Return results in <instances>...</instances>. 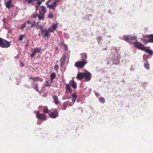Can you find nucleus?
Here are the masks:
<instances>
[{"instance_id":"1","label":"nucleus","mask_w":153,"mask_h":153,"mask_svg":"<svg viewBox=\"0 0 153 153\" xmlns=\"http://www.w3.org/2000/svg\"><path fill=\"white\" fill-rule=\"evenodd\" d=\"M11 42L0 38V46L1 48H7L9 47L11 45Z\"/></svg>"},{"instance_id":"2","label":"nucleus","mask_w":153,"mask_h":153,"mask_svg":"<svg viewBox=\"0 0 153 153\" xmlns=\"http://www.w3.org/2000/svg\"><path fill=\"white\" fill-rule=\"evenodd\" d=\"M134 45L137 48L142 51L145 50L147 47H144L143 45L141 43L137 42H135L134 43Z\"/></svg>"},{"instance_id":"3","label":"nucleus","mask_w":153,"mask_h":153,"mask_svg":"<svg viewBox=\"0 0 153 153\" xmlns=\"http://www.w3.org/2000/svg\"><path fill=\"white\" fill-rule=\"evenodd\" d=\"M58 2H59V0L54 1L51 4L47 5V7L49 9L54 10L55 9L56 5H58V4L56 3Z\"/></svg>"},{"instance_id":"4","label":"nucleus","mask_w":153,"mask_h":153,"mask_svg":"<svg viewBox=\"0 0 153 153\" xmlns=\"http://www.w3.org/2000/svg\"><path fill=\"white\" fill-rule=\"evenodd\" d=\"M87 63V62L85 61H77L76 62L75 66L78 68H82Z\"/></svg>"},{"instance_id":"5","label":"nucleus","mask_w":153,"mask_h":153,"mask_svg":"<svg viewBox=\"0 0 153 153\" xmlns=\"http://www.w3.org/2000/svg\"><path fill=\"white\" fill-rule=\"evenodd\" d=\"M123 38L124 40L128 42H129L130 40H136L137 38L135 36L130 37L129 35L125 36H123Z\"/></svg>"},{"instance_id":"6","label":"nucleus","mask_w":153,"mask_h":153,"mask_svg":"<svg viewBox=\"0 0 153 153\" xmlns=\"http://www.w3.org/2000/svg\"><path fill=\"white\" fill-rule=\"evenodd\" d=\"M84 77H85V80L86 81H89L91 78V74L88 71H86L84 73Z\"/></svg>"},{"instance_id":"7","label":"nucleus","mask_w":153,"mask_h":153,"mask_svg":"<svg viewBox=\"0 0 153 153\" xmlns=\"http://www.w3.org/2000/svg\"><path fill=\"white\" fill-rule=\"evenodd\" d=\"M58 112L56 110H55L53 112H51L50 114V117L52 118H55L58 117Z\"/></svg>"},{"instance_id":"8","label":"nucleus","mask_w":153,"mask_h":153,"mask_svg":"<svg viewBox=\"0 0 153 153\" xmlns=\"http://www.w3.org/2000/svg\"><path fill=\"white\" fill-rule=\"evenodd\" d=\"M13 1V0H9L7 1H4V4L7 8L10 9L11 7V3Z\"/></svg>"},{"instance_id":"9","label":"nucleus","mask_w":153,"mask_h":153,"mask_svg":"<svg viewBox=\"0 0 153 153\" xmlns=\"http://www.w3.org/2000/svg\"><path fill=\"white\" fill-rule=\"evenodd\" d=\"M71 96H72V103H71L69 105L70 106H72L74 104L77 98V96L75 94H72L71 95Z\"/></svg>"},{"instance_id":"10","label":"nucleus","mask_w":153,"mask_h":153,"mask_svg":"<svg viewBox=\"0 0 153 153\" xmlns=\"http://www.w3.org/2000/svg\"><path fill=\"white\" fill-rule=\"evenodd\" d=\"M36 117L38 118L39 119L46 120V116L42 114L36 113Z\"/></svg>"},{"instance_id":"11","label":"nucleus","mask_w":153,"mask_h":153,"mask_svg":"<svg viewBox=\"0 0 153 153\" xmlns=\"http://www.w3.org/2000/svg\"><path fill=\"white\" fill-rule=\"evenodd\" d=\"M84 77V73L78 72L77 74L76 78L79 80L83 79Z\"/></svg>"},{"instance_id":"12","label":"nucleus","mask_w":153,"mask_h":153,"mask_svg":"<svg viewBox=\"0 0 153 153\" xmlns=\"http://www.w3.org/2000/svg\"><path fill=\"white\" fill-rule=\"evenodd\" d=\"M39 13L40 14H44L45 13V7L44 6H42L39 8Z\"/></svg>"},{"instance_id":"13","label":"nucleus","mask_w":153,"mask_h":153,"mask_svg":"<svg viewBox=\"0 0 153 153\" xmlns=\"http://www.w3.org/2000/svg\"><path fill=\"white\" fill-rule=\"evenodd\" d=\"M56 76V75L54 72L51 73L50 75L51 80H50L49 83L50 84L52 83L53 82V80L55 79Z\"/></svg>"},{"instance_id":"14","label":"nucleus","mask_w":153,"mask_h":153,"mask_svg":"<svg viewBox=\"0 0 153 153\" xmlns=\"http://www.w3.org/2000/svg\"><path fill=\"white\" fill-rule=\"evenodd\" d=\"M146 36L150 39L147 40V42L149 43H153V34H151L148 35Z\"/></svg>"},{"instance_id":"15","label":"nucleus","mask_w":153,"mask_h":153,"mask_svg":"<svg viewBox=\"0 0 153 153\" xmlns=\"http://www.w3.org/2000/svg\"><path fill=\"white\" fill-rule=\"evenodd\" d=\"M67 57V55L66 54H63L61 57V58L60 59V61L63 62H65V61Z\"/></svg>"},{"instance_id":"16","label":"nucleus","mask_w":153,"mask_h":153,"mask_svg":"<svg viewBox=\"0 0 153 153\" xmlns=\"http://www.w3.org/2000/svg\"><path fill=\"white\" fill-rule=\"evenodd\" d=\"M53 98L56 104L57 105L59 103V99L56 96L54 95Z\"/></svg>"},{"instance_id":"17","label":"nucleus","mask_w":153,"mask_h":153,"mask_svg":"<svg viewBox=\"0 0 153 153\" xmlns=\"http://www.w3.org/2000/svg\"><path fill=\"white\" fill-rule=\"evenodd\" d=\"M81 58L82 61H85V60L87 58V54L85 53H82L81 54Z\"/></svg>"},{"instance_id":"18","label":"nucleus","mask_w":153,"mask_h":153,"mask_svg":"<svg viewBox=\"0 0 153 153\" xmlns=\"http://www.w3.org/2000/svg\"><path fill=\"white\" fill-rule=\"evenodd\" d=\"M43 81V79H41L39 77H36L34 78V80L33 82H38L39 81L40 82H42Z\"/></svg>"},{"instance_id":"19","label":"nucleus","mask_w":153,"mask_h":153,"mask_svg":"<svg viewBox=\"0 0 153 153\" xmlns=\"http://www.w3.org/2000/svg\"><path fill=\"white\" fill-rule=\"evenodd\" d=\"M65 85H66V87H65L66 89L67 90L69 91L71 93L72 90V89H71V87L70 85H69L68 84H66Z\"/></svg>"},{"instance_id":"20","label":"nucleus","mask_w":153,"mask_h":153,"mask_svg":"<svg viewBox=\"0 0 153 153\" xmlns=\"http://www.w3.org/2000/svg\"><path fill=\"white\" fill-rule=\"evenodd\" d=\"M71 85L74 88H77L76 83L73 80L71 82Z\"/></svg>"},{"instance_id":"21","label":"nucleus","mask_w":153,"mask_h":153,"mask_svg":"<svg viewBox=\"0 0 153 153\" xmlns=\"http://www.w3.org/2000/svg\"><path fill=\"white\" fill-rule=\"evenodd\" d=\"M40 14L38 16L39 19V20H44V14Z\"/></svg>"},{"instance_id":"22","label":"nucleus","mask_w":153,"mask_h":153,"mask_svg":"<svg viewBox=\"0 0 153 153\" xmlns=\"http://www.w3.org/2000/svg\"><path fill=\"white\" fill-rule=\"evenodd\" d=\"M144 51H145L146 53H148L151 55H152L153 54V51L152 50L146 49V48L145 49V50Z\"/></svg>"},{"instance_id":"23","label":"nucleus","mask_w":153,"mask_h":153,"mask_svg":"<svg viewBox=\"0 0 153 153\" xmlns=\"http://www.w3.org/2000/svg\"><path fill=\"white\" fill-rule=\"evenodd\" d=\"M57 27H58V24L56 23V24H53L52 25V28L53 29V30H54V31H55L56 30V28Z\"/></svg>"},{"instance_id":"24","label":"nucleus","mask_w":153,"mask_h":153,"mask_svg":"<svg viewBox=\"0 0 153 153\" xmlns=\"http://www.w3.org/2000/svg\"><path fill=\"white\" fill-rule=\"evenodd\" d=\"M50 32L48 31V30H47L45 32V33L44 35V37H49V33Z\"/></svg>"},{"instance_id":"25","label":"nucleus","mask_w":153,"mask_h":153,"mask_svg":"<svg viewBox=\"0 0 153 153\" xmlns=\"http://www.w3.org/2000/svg\"><path fill=\"white\" fill-rule=\"evenodd\" d=\"M34 51H35L37 53H39L41 51V48L39 47H37L35 48Z\"/></svg>"},{"instance_id":"26","label":"nucleus","mask_w":153,"mask_h":153,"mask_svg":"<svg viewBox=\"0 0 153 153\" xmlns=\"http://www.w3.org/2000/svg\"><path fill=\"white\" fill-rule=\"evenodd\" d=\"M144 67L146 69H149V64L148 62H146L144 64Z\"/></svg>"},{"instance_id":"27","label":"nucleus","mask_w":153,"mask_h":153,"mask_svg":"<svg viewBox=\"0 0 153 153\" xmlns=\"http://www.w3.org/2000/svg\"><path fill=\"white\" fill-rule=\"evenodd\" d=\"M48 18H49L51 19L53 18V13L51 12H50V13L48 15Z\"/></svg>"},{"instance_id":"28","label":"nucleus","mask_w":153,"mask_h":153,"mask_svg":"<svg viewBox=\"0 0 153 153\" xmlns=\"http://www.w3.org/2000/svg\"><path fill=\"white\" fill-rule=\"evenodd\" d=\"M26 23L25 22L22 24L20 27V28L22 30H23L24 28L26 26Z\"/></svg>"},{"instance_id":"29","label":"nucleus","mask_w":153,"mask_h":153,"mask_svg":"<svg viewBox=\"0 0 153 153\" xmlns=\"http://www.w3.org/2000/svg\"><path fill=\"white\" fill-rule=\"evenodd\" d=\"M100 102L102 103H104L105 102V99L102 97H100L99 99Z\"/></svg>"},{"instance_id":"30","label":"nucleus","mask_w":153,"mask_h":153,"mask_svg":"<svg viewBox=\"0 0 153 153\" xmlns=\"http://www.w3.org/2000/svg\"><path fill=\"white\" fill-rule=\"evenodd\" d=\"M33 88L36 91L39 92V93L40 92L39 91L38 87L37 85L35 84Z\"/></svg>"},{"instance_id":"31","label":"nucleus","mask_w":153,"mask_h":153,"mask_svg":"<svg viewBox=\"0 0 153 153\" xmlns=\"http://www.w3.org/2000/svg\"><path fill=\"white\" fill-rule=\"evenodd\" d=\"M24 37V35H21L19 37V41H22Z\"/></svg>"},{"instance_id":"32","label":"nucleus","mask_w":153,"mask_h":153,"mask_svg":"<svg viewBox=\"0 0 153 153\" xmlns=\"http://www.w3.org/2000/svg\"><path fill=\"white\" fill-rule=\"evenodd\" d=\"M60 67L61 68H63V65H64L65 63V62L60 61Z\"/></svg>"},{"instance_id":"33","label":"nucleus","mask_w":153,"mask_h":153,"mask_svg":"<svg viewBox=\"0 0 153 153\" xmlns=\"http://www.w3.org/2000/svg\"><path fill=\"white\" fill-rule=\"evenodd\" d=\"M36 22L35 21H33V23L31 24V27H33L36 26Z\"/></svg>"},{"instance_id":"34","label":"nucleus","mask_w":153,"mask_h":153,"mask_svg":"<svg viewBox=\"0 0 153 153\" xmlns=\"http://www.w3.org/2000/svg\"><path fill=\"white\" fill-rule=\"evenodd\" d=\"M59 69V66L58 65H56L54 66V69L57 71Z\"/></svg>"},{"instance_id":"35","label":"nucleus","mask_w":153,"mask_h":153,"mask_svg":"<svg viewBox=\"0 0 153 153\" xmlns=\"http://www.w3.org/2000/svg\"><path fill=\"white\" fill-rule=\"evenodd\" d=\"M48 31L50 32H52L53 33H54V30H53V29L52 28V27H49L48 29Z\"/></svg>"},{"instance_id":"36","label":"nucleus","mask_w":153,"mask_h":153,"mask_svg":"<svg viewBox=\"0 0 153 153\" xmlns=\"http://www.w3.org/2000/svg\"><path fill=\"white\" fill-rule=\"evenodd\" d=\"M37 1V5L38 6H39L42 4V1L40 0H38Z\"/></svg>"},{"instance_id":"37","label":"nucleus","mask_w":153,"mask_h":153,"mask_svg":"<svg viewBox=\"0 0 153 153\" xmlns=\"http://www.w3.org/2000/svg\"><path fill=\"white\" fill-rule=\"evenodd\" d=\"M37 16H38V14L37 13H36L35 14L32 15L31 18H35Z\"/></svg>"},{"instance_id":"38","label":"nucleus","mask_w":153,"mask_h":153,"mask_svg":"<svg viewBox=\"0 0 153 153\" xmlns=\"http://www.w3.org/2000/svg\"><path fill=\"white\" fill-rule=\"evenodd\" d=\"M36 53H37L35 51H34L30 54L31 58H33Z\"/></svg>"},{"instance_id":"39","label":"nucleus","mask_w":153,"mask_h":153,"mask_svg":"<svg viewBox=\"0 0 153 153\" xmlns=\"http://www.w3.org/2000/svg\"><path fill=\"white\" fill-rule=\"evenodd\" d=\"M43 111L44 113H45V114H47L48 112V108H46L44 110H43Z\"/></svg>"},{"instance_id":"40","label":"nucleus","mask_w":153,"mask_h":153,"mask_svg":"<svg viewBox=\"0 0 153 153\" xmlns=\"http://www.w3.org/2000/svg\"><path fill=\"white\" fill-rule=\"evenodd\" d=\"M49 82H49L48 81H46V86L48 87V86H50L51 85L50 84V83H49Z\"/></svg>"},{"instance_id":"41","label":"nucleus","mask_w":153,"mask_h":153,"mask_svg":"<svg viewBox=\"0 0 153 153\" xmlns=\"http://www.w3.org/2000/svg\"><path fill=\"white\" fill-rule=\"evenodd\" d=\"M64 107L62 108V109L63 110H65L67 107L66 105H65L64 104H63Z\"/></svg>"},{"instance_id":"42","label":"nucleus","mask_w":153,"mask_h":153,"mask_svg":"<svg viewBox=\"0 0 153 153\" xmlns=\"http://www.w3.org/2000/svg\"><path fill=\"white\" fill-rule=\"evenodd\" d=\"M39 22H38L37 23L36 22V28H39Z\"/></svg>"},{"instance_id":"43","label":"nucleus","mask_w":153,"mask_h":153,"mask_svg":"<svg viewBox=\"0 0 153 153\" xmlns=\"http://www.w3.org/2000/svg\"><path fill=\"white\" fill-rule=\"evenodd\" d=\"M102 39V37L101 36H98L97 37V39L98 41H100Z\"/></svg>"},{"instance_id":"44","label":"nucleus","mask_w":153,"mask_h":153,"mask_svg":"<svg viewBox=\"0 0 153 153\" xmlns=\"http://www.w3.org/2000/svg\"><path fill=\"white\" fill-rule=\"evenodd\" d=\"M39 6H38L37 5H35V7L36 11H37L38 10V8H39Z\"/></svg>"},{"instance_id":"45","label":"nucleus","mask_w":153,"mask_h":153,"mask_svg":"<svg viewBox=\"0 0 153 153\" xmlns=\"http://www.w3.org/2000/svg\"><path fill=\"white\" fill-rule=\"evenodd\" d=\"M27 2L28 4H30L31 3V2L32 1V0H28L27 1Z\"/></svg>"},{"instance_id":"46","label":"nucleus","mask_w":153,"mask_h":153,"mask_svg":"<svg viewBox=\"0 0 153 153\" xmlns=\"http://www.w3.org/2000/svg\"><path fill=\"white\" fill-rule=\"evenodd\" d=\"M20 63L21 64V67H23L24 66V64L22 62H20Z\"/></svg>"},{"instance_id":"47","label":"nucleus","mask_w":153,"mask_h":153,"mask_svg":"<svg viewBox=\"0 0 153 153\" xmlns=\"http://www.w3.org/2000/svg\"><path fill=\"white\" fill-rule=\"evenodd\" d=\"M26 23H27L28 24H30L31 23L29 21H27L26 22Z\"/></svg>"},{"instance_id":"48","label":"nucleus","mask_w":153,"mask_h":153,"mask_svg":"<svg viewBox=\"0 0 153 153\" xmlns=\"http://www.w3.org/2000/svg\"><path fill=\"white\" fill-rule=\"evenodd\" d=\"M46 30V29H45L44 30H41V32L42 33H43L44 31Z\"/></svg>"},{"instance_id":"49","label":"nucleus","mask_w":153,"mask_h":153,"mask_svg":"<svg viewBox=\"0 0 153 153\" xmlns=\"http://www.w3.org/2000/svg\"><path fill=\"white\" fill-rule=\"evenodd\" d=\"M29 79H33V81L34 80V78L32 77H30L29 78Z\"/></svg>"},{"instance_id":"50","label":"nucleus","mask_w":153,"mask_h":153,"mask_svg":"<svg viewBox=\"0 0 153 153\" xmlns=\"http://www.w3.org/2000/svg\"><path fill=\"white\" fill-rule=\"evenodd\" d=\"M40 28L41 30H42L43 29V27H40Z\"/></svg>"},{"instance_id":"51","label":"nucleus","mask_w":153,"mask_h":153,"mask_svg":"<svg viewBox=\"0 0 153 153\" xmlns=\"http://www.w3.org/2000/svg\"><path fill=\"white\" fill-rule=\"evenodd\" d=\"M32 1H37V0H32Z\"/></svg>"},{"instance_id":"52","label":"nucleus","mask_w":153,"mask_h":153,"mask_svg":"<svg viewBox=\"0 0 153 153\" xmlns=\"http://www.w3.org/2000/svg\"><path fill=\"white\" fill-rule=\"evenodd\" d=\"M28 44H27L26 45V46H28Z\"/></svg>"},{"instance_id":"53","label":"nucleus","mask_w":153,"mask_h":153,"mask_svg":"<svg viewBox=\"0 0 153 153\" xmlns=\"http://www.w3.org/2000/svg\"><path fill=\"white\" fill-rule=\"evenodd\" d=\"M32 5H34V3H32Z\"/></svg>"},{"instance_id":"54","label":"nucleus","mask_w":153,"mask_h":153,"mask_svg":"<svg viewBox=\"0 0 153 153\" xmlns=\"http://www.w3.org/2000/svg\"><path fill=\"white\" fill-rule=\"evenodd\" d=\"M67 49H68L67 48H65V50H67Z\"/></svg>"},{"instance_id":"55","label":"nucleus","mask_w":153,"mask_h":153,"mask_svg":"<svg viewBox=\"0 0 153 153\" xmlns=\"http://www.w3.org/2000/svg\"><path fill=\"white\" fill-rule=\"evenodd\" d=\"M104 50H106V48H105L104 49Z\"/></svg>"},{"instance_id":"56","label":"nucleus","mask_w":153,"mask_h":153,"mask_svg":"<svg viewBox=\"0 0 153 153\" xmlns=\"http://www.w3.org/2000/svg\"><path fill=\"white\" fill-rule=\"evenodd\" d=\"M38 0H37V1H38Z\"/></svg>"}]
</instances>
